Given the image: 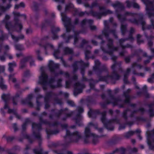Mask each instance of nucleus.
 <instances>
[{
  "label": "nucleus",
  "mask_w": 154,
  "mask_h": 154,
  "mask_svg": "<svg viewBox=\"0 0 154 154\" xmlns=\"http://www.w3.org/2000/svg\"><path fill=\"white\" fill-rule=\"evenodd\" d=\"M61 16H62V20L63 22L65 21H66V17L64 16H63V14H61Z\"/></svg>",
  "instance_id": "nucleus-1"
},
{
  "label": "nucleus",
  "mask_w": 154,
  "mask_h": 154,
  "mask_svg": "<svg viewBox=\"0 0 154 154\" xmlns=\"http://www.w3.org/2000/svg\"><path fill=\"white\" fill-rule=\"evenodd\" d=\"M20 6L21 7H23L24 6V4L23 3H21L20 4Z\"/></svg>",
  "instance_id": "nucleus-2"
},
{
  "label": "nucleus",
  "mask_w": 154,
  "mask_h": 154,
  "mask_svg": "<svg viewBox=\"0 0 154 154\" xmlns=\"http://www.w3.org/2000/svg\"><path fill=\"white\" fill-rule=\"evenodd\" d=\"M2 150V148H1V147H0V152Z\"/></svg>",
  "instance_id": "nucleus-3"
},
{
  "label": "nucleus",
  "mask_w": 154,
  "mask_h": 154,
  "mask_svg": "<svg viewBox=\"0 0 154 154\" xmlns=\"http://www.w3.org/2000/svg\"><path fill=\"white\" fill-rule=\"evenodd\" d=\"M88 114L89 116H90V115L89 114V112L88 113Z\"/></svg>",
  "instance_id": "nucleus-4"
},
{
  "label": "nucleus",
  "mask_w": 154,
  "mask_h": 154,
  "mask_svg": "<svg viewBox=\"0 0 154 154\" xmlns=\"http://www.w3.org/2000/svg\"><path fill=\"white\" fill-rule=\"evenodd\" d=\"M15 8H17V7H16V6L15 7Z\"/></svg>",
  "instance_id": "nucleus-5"
}]
</instances>
